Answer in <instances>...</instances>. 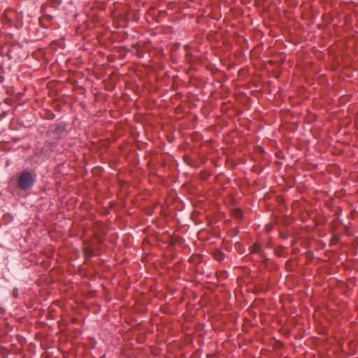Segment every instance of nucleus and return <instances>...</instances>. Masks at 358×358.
Listing matches in <instances>:
<instances>
[{
  "label": "nucleus",
  "mask_w": 358,
  "mask_h": 358,
  "mask_svg": "<svg viewBox=\"0 0 358 358\" xmlns=\"http://www.w3.org/2000/svg\"><path fill=\"white\" fill-rule=\"evenodd\" d=\"M36 181V174L34 171L24 170L20 173L17 186L22 191H27L32 188Z\"/></svg>",
  "instance_id": "obj_1"
},
{
  "label": "nucleus",
  "mask_w": 358,
  "mask_h": 358,
  "mask_svg": "<svg viewBox=\"0 0 358 358\" xmlns=\"http://www.w3.org/2000/svg\"><path fill=\"white\" fill-rule=\"evenodd\" d=\"M13 297H15V298H17V296H18V289H17V288H16V287H15V288H14V289H13Z\"/></svg>",
  "instance_id": "obj_2"
}]
</instances>
